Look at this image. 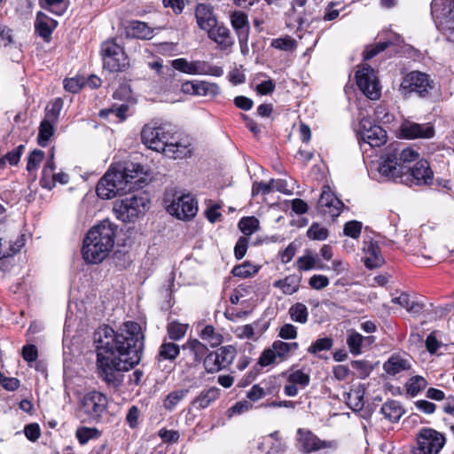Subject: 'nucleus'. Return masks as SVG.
I'll return each instance as SVG.
<instances>
[{
	"mask_svg": "<svg viewBox=\"0 0 454 454\" xmlns=\"http://www.w3.org/2000/svg\"><path fill=\"white\" fill-rule=\"evenodd\" d=\"M97 353V373L108 387L117 389L123 382L122 372L134 368L141 360L144 334L139 324L125 322L117 332L108 325L93 334Z\"/></svg>",
	"mask_w": 454,
	"mask_h": 454,
	"instance_id": "1",
	"label": "nucleus"
},
{
	"mask_svg": "<svg viewBox=\"0 0 454 454\" xmlns=\"http://www.w3.org/2000/svg\"><path fill=\"white\" fill-rule=\"evenodd\" d=\"M410 147L390 145L381 157L379 172L385 177L408 186L425 185L432 182L433 171L426 160Z\"/></svg>",
	"mask_w": 454,
	"mask_h": 454,
	"instance_id": "2",
	"label": "nucleus"
},
{
	"mask_svg": "<svg viewBox=\"0 0 454 454\" xmlns=\"http://www.w3.org/2000/svg\"><path fill=\"white\" fill-rule=\"evenodd\" d=\"M117 226L109 220H104L93 226L86 234L82 254L88 263H98L107 257L113 249Z\"/></svg>",
	"mask_w": 454,
	"mask_h": 454,
	"instance_id": "3",
	"label": "nucleus"
},
{
	"mask_svg": "<svg viewBox=\"0 0 454 454\" xmlns=\"http://www.w3.org/2000/svg\"><path fill=\"white\" fill-rule=\"evenodd\" d=\"M129 168L123 170L109 169L98 183L96 192L99 198L109 200L129 192L132 185L133 175Z\"/></svg>",
	"mask_w": 454,
	"mask_h": 454,
	"instance_id": "4",
	"label": "nucleus"
},
{
	"mask_svg": "<svg viewBox=\"0 0 454 454\" xmlns=\"http://www.w3.org/2000/svg\"><path fill=\"white\" fill-rule=\"evenodd\" d=\"M108 404L107 397L99 391H90L79 400L76 417L82 423L98 422Z\"/></svg>",
	"mask_w": 454,
	"mask_h": 454,
	"instance_id": "5",
	"label": "nucleus"
},
{
	"mask_svg": "<svg viewBox=\"0 0 454 454\" xmlns=\"http://www.w3.org/2000/svg\"><path fill=\"white\" fill-rule=\"evenodd\" d=\"M431 15L437 28L449 41L454 42V1L433 0Z\"/></svg>",
	"mask_w": 454,
	"mask_h": 454,
	"instance_id": "6",
	"label": "nucleus"
},
{
	"mask_svg": "<svg viewBox=\"0 0 454 454\" xmlns=\"http://www.w3.org/2000/svg\"><path fill=\"white\" fill-rule=\"evenodd\" d=\"M147 203L148 200L145 197L131 195L116 200L113 210L117 219L123 223H130L145 214Z\"/></svg>",
	"mask_w": 454,
	"mask_h": 454,
	"instance_id": "7",
	"label": "nucleus"
},
{
	"mask_svg": "<svg viewBox=\"0 0 454 454\" xmlns=\"http://www.w3.org/2000/svg\"><path fill=\"white\" fill-rule=\"evenodd\" d=\"M173 133L170 124H146L141 131V140L149 149L163 153Z\"/></svg>",
	"mask_w": 454,
	"mask_h": 454,
	"instance_id": "8",
	"label": "nucleus"
},
{
	"mask_svg": "<svg viewBox=\"0 0 454 454\" xmlns=\"http://www.w3.org/2000/svg\"><path fill=\"white\" fill-rule=\"evenodd\" d=\"M433 88L434 81L427 74L412 71L403 77L399 90L404 97L415 93L420 98H426Z\"/></svg>",
	"mask_w": 454,
	"mask_h": 454,
	"instance_id": "9",
	"label": "nucleus"
},
{
	"mask_svg": "<svg viewBox=\"0 0 454 454\" xmlns=\"http://www.w3.org/2000/svg\"><path fill=\"white\" fill-rule=\"evenodd\" d=\"M101 54L104 68L110 72H121L129 66L123 48L114 40H107L101 44Z\"/></svg>",
	"mask_w": 454,
	"mask_h": 454,
	"instance_id": "10",
	"label": "nucleus"
},
{
	"mask_svg": "<svg viewBox=\"0 0 454 454\" xmlns=\"http://www.w3.org/2000/svg\"><path fill=\"white\" fill-rule=\"evenodd\" d=\"M442 434L433 428H423L417 435V448L413 454H438L445 445Z\"/></svg>",
	"mask_w": 454,
	"mask_h": 454,
	"instance_id": "11",
	"label": "nucleus"
},
{
	"mask_svg": "<svg viewBox=\"0 0 454 454\" xmlns=\"http://www.w3.org/2000/svg\"><path fill=\"white\" fill-rule=\"evenodd\" d=\"M356 84L359 90L370 99L376 100L380 97V85L376 72L368 65H363L356 73Z\"/></svg>",
	"mask_w": 454,
	"mask_h": 454,
	"instance_id": "12",
	"label": "nucleus"
},
{
	"mask_svg": "<svg viewBox=\"0 0 454 454\" xmlns=\"http://www.w3.org/2000/svg\"><path fill=\"white\" fill-rule=\"evenodd\" d=\"M166 209L177 219L189 221L197 215L198 205L193 197L183 194L175 197L169 204H167Z\"/></svg>",
	"mask_w": 454,
	"mask_h": 454,
	"instance_id": "13",
	"label": "nucleus"
},
{
	"mask_svg": "<svg viewBox=\"0 0 454 454\" xmlns=\"http://www.w3.org/2000/svg\"><path fill=\"white\" fill-rule=\"evenodd\" d=\"M171 66L177 71L188 74H211L220 76L223 74V68L212 66L206 61H188L186 59H176L172 60Z\"/></svg>",
	"mask_w": 454,
	"mask_h": 454,
	"instance_id": "14",
	"label": "nucleus"
},
{
	"mask_svg": "<svg viewBox=\"0 0 454 454\" xmlns=\"http://www.w3.org/2000/svg\"><path fill=\"white\" fill-rule=\"evenodd\" d=\"M236 356V349L233 346L228 345L210 352L204 359V368L213 373L231 364Z\"/></svg>",
	"mask_w": 454,
	"mask_h": 454,
	"instance_id": "15",
	"label": "nucleus"
},
{
	"mask_svg": "<svg viewBox=\"0 0 454 454\" xmlns=\"http://www.w3.org/2000/svg\"><path fill=\"white\" fill-rule=\"evenodd\" d=\"M297 441L301 450L307 454L325 449H336L338 447L336 441L321 440L310 430L304 428L297 430Z\"/></svg>",
	"mask_w": 454,
	"mask_h": 454,
	"instance_id": "16",
	"label": "nucleus"
},
{
	"mask_svg": "<svg viewBox=\"0 0 454 454\" xmlns=\"http://www.w3.org/2000/svg\"><path fill=\"white\" fill-rule=\"evenodd\" d=\"M344 207L343 202L332 192L329 186H325L317 202V211L324 217L334 220Z\"/></svg>",
	"mask_w": 454,
	"mask_h": 454,
	"instance_id": "17",
	"label": "nucleus"
},
{
	"mask_svg": "<svg viewBox=\"0 0 454 454\" xmlns=\"http://www.w3.org/2000/svg\"><path fill=\"white\" fill-rule=\"evenodd\" d=\"M434 128L431 123H417L403 120L399 126L400 137L406 139H429L434 136Z\"/></svg>",
	"mask_w": 454,
	"mask_h": 454,
	"instance_id": "18",
	"label": "nucleus"
},
{
	"mask_svg": "<svg viewBox=\"0 0 454 454\" xmlns=\"http://www.w3.org/2000/svg\"><path fill=\"white\" fill-rule=\"evenodd\" d=\"M359 133L362 140L372 147H379L387 141V132L366 118L362 119L359 122Z\"/></svg>",
	"mask_w": 454,
	"mask_h": 454,
	"instance_id": "19",
	"label": "nucleus"
},
{
	"mask_svg": "<svg viewBox=\"0 0 454 454\" xmlns=\"http://www.w3.org/2000/svg\"><path fill=\"white\" fill-rule=\"evenodd\" d=\"M15 233L12 228H0V259L16 254L25 245L23 236L17 235L16 239H12Z\"/></svg>",
	"mask_w": 454,
	"mask_h": 454,
	"instance_id": "20",
	"label": "nucleus"
},
{
	"mask_svg": "<svg viewBox=\"0 0 454 454\" xmlns=\"http://www.w3.org/2000/svg\"><path fill=\"white\" fill-rule=\"evenodd\" d=\"M207 37L216 43L221 51H229L234 45L231 30L223 23L217 22L207 31Z\"/></svg>",
	"mask_w": 454,
	"mask_h": 454,
	"instance_id": "21",
	"label": "nucleus"
},
{
	"mask_svg": "<svg viewBox=\"0 0 454 454\" xmlns=\"http://www.w3.org/2000/svg\"><path fill=\"white\" fill-rule=\"evenodd\" d=\"M184 355L188 357L190 365L200 364L207 355V347L197 339H190L182 346Z\"/></svg>",
	"mask_w": 454,
	"mask_h": 454,
	"instance_id": "22",
	"label": "nucleus"
},
{
	"mask_svg": "<svg viewBox=\"0 0 454 454\" xmlns=\"http://www.w3.org/2000/svg\"><path fill=\"white\" fill-rule=\"evenodd\" d=\"M364 263L369 270L380 268L384 263L380 246L372 239L364 241Z\"/></svg>",
	"mask_w": 454,
	"mask_h": 454,
	"instance_id": "23",
	"label": "nucleus"
},
{
	"mask_svg": "<svg viewBox=\"0 0 454 454\" xmlns=\"http://www.w3.org/2000/svg\"><path fill=\"white\" fill-rule=\"evenodd\" d=\"M126 31L129 36L141 40H150L154 35V30L147 23L139 20L129 22Z\"/></svg>",
	"mask_w": 454,
	"mask_h": 454,
	"instance_id": "24",
	"label": "nucleus"
},
{
	"mask_svg": "<svg viewBox=\"0 0 454 454\" xmlns=\"http://www.w3.org/2000/svg\"><path fill=\"white\" fill-rule=\"evenodd\" d=\"M195 16L198 26L206 32L218 22L213 14L212 9L207 4H198Z\"/></svg>",
	"mask_w": 454,
	"mask_h": 454,
	"instance_id": "25",
	"label": "nucleus"
},
{
	"mask_svg": "<svg viewBox=\"0 0 454 454\" xmlns=\"http://www.w3.org/2000/svg\"><path fill=\"white\" fill-rule=\"evenodd\" d=\"M58 22L51 18L48 17L42 12L36 15L35 28L38 35L45 41L51 38L53 29L57 27Z\"/></svg>",
	"mask_w": 454,
	"mask_h": 454,
	"instance_id": "26",
	"label": "nucleus"
},
{
	"mask_svg": "<svg viewBox=\"0 0 454 454\" xmlns=\"http://www.w3.org/2000/svg\"><path fill=\"white\" fill-rule=\"evenodd\" d=\"M176 132L173 133V138H170L163 152L164 155L172 159H182L185 157L190 150L186 145L179 143L176 137Z\"/></svg>",
	"mask_w": 454,
	"mask_h": 454,
	"instance_id": "27",
	"label": "nucleus"
},
{
	"mask_svg": "<svg viewBox=\"0 0 454 454\" xmlns=\"http://www.w3.org/2000/svg\"><path fill=\"white\" fill-rule=\"evenodd\" d=\"M231 23L237 36L249 35L250 27L247 15L242 12H234L231 14Z\"/></svg>",
	"mask_w": 454,
	"mask_h": 454,
	"instance_id": "28",
	"label": "nucleus"
},
{
	"mask_svg": "<svg viewBox=\"0 0 454 454\" xmlns=\"http://www.w3.org/2000/svg\"><path fill=\"white\" fill-rule=\"evenodd\" d=\"M219 388L216 387H209L201 391L200 395L192 401V405L197 409H205L208 407L219 396Z\"/></svg>",
	"mask_w": 454,
	"mask_h": 454,
	"instance_id": "29",
	"label": "nucleus"
},
{
	"mask_svg": "<svg viewBox=\"0 0 454 454\" xmlns=\"http://www.w3.org/2000/svg\"><path fill=\"white\" fill-rule=\"evenodd\" d=\"M384 418L390 422H397L403 416L404 411L397 401L391 400L386 402L380 409Z\"/></svg>",
	"mask_w": 454,
	"mask_h": 454,
	"instance_id": "30",
	"label": "nucleus"
},
{
	"mask_svg": "<svg viewBox=\"0 0 454 454\" xmlns=\"http://www.w3.org/2000/svg\"><path fill=\"white\" fill-rule=\"evenodd\" d=\"M300 283V277L289 275L283 279L275 281L273 286L281 289L283 294L291 295L299 290Z\"/></svg>",
	"mask_w": 454,
	"mask_h": 454,
	"instance_id": "31",
	"label": "nucleus"
},
{
	"mask_svg": "<svg viewBox=\"0 0 454 454\" xmlns=\"http://www.w3.org/2000/svg\"><path fill=\"white\" fill-rule=\"evenodd\" d=\"M410 366L408 360L397 356H393L384 363L383 369L387 374L394 376L403 371L408 370Z\"/></svg>",
	"mask_w": 454,
	"mask_h": 454,
	"instance_id": "32",
	"label": "nucleus"
},
{
	"mask_svg": "<svg viewBox=\"0 0 454 454\" xmlns=\"http://www.w3.org/2000/svg\"><path fill=\"white\" fill-rule=\"evenodd\" d=\"M201 340L207 342L212 348L222 344L223 340V335L217 332L213 325H206L199 333Z\"/></svg>",
	"mask_w": 454,
	"mask_h": 454,
	"instance_id": "33",
	"label": "nucleus"
},
{
	"mask_svg": "<svg viewBox=\"0 0 454 454\" xmlns=\"http://www.w3.org/2000/svg\"><path fill=\"white\" fill-rule=\"evenodd\" d=\"M56 122L43 119L39 127L37 142L39 145L45 147L48 145L50 139L54 135V124Z\"/></svg>",
	"mask_w": 454,
	"mask_h": 454,
	"instance_id": "34",
	"label": "nucleus"
},
{
	"mask_svg": "<svg viewBox=\"0 0 454 454\" xmlns=\"http://www.w3.org/2000/svg\"><path fill=\"white\" fill-rule=\"evenodd\" d=\"M347 345L352 355H360L364 347V336L354 330L348 331Z\"/></svg>",
	"mask_w": 454,
	"mask_h": 454,
	"instance_id": "35",
	"label": "nucleus"
},
{
	"mask_svg": "<svg viewBox=\"0 0 454 454\" xmlns=\"http://www.w3.org/2000/svg\"><path fill=\"white\" fill-rule=\"evenodd\" d=\"M288 314L292 321L299 324H306L309 319V311L305 304L296 302L288 309Z\"/></svg>",
	"mask_w": 454,
	"mask_h": 454,
	"instance_id": "36",
	"label": "nucleus"
},
{
	"mask_svg": "<svg viewBox=\"0 0 454 454\" xmlns=\"http://www.w3.org/2000/svg\"><path fill=\"white\" fill-rule=\"evenodd\" d=\"M273 348V353L276 354L277 357L284 360L287 357L290 352H294L298 349L299 344L297 342H285L282 340H275L271 346Z\"/></svg>",
	"mask_w": 454,
	"mask_h": 454,
	"instance_id": "37",
	"label": "nucleus"
},
{
	"mask_svg": "<svg viewBox=\"0 0 454 454\" xmlns=\"http://www.w3.org/2000/svg\"><path fill=\"white\" fill-rule=\"evenodd\" d=\"M180 353V347L173 342H163L159 350L158 358L161 360L173 361Z\"/></svg>",
	"mask_w": 454,
	"mask_h": 454,
	"instance_id": "38",
	"label": "nucleus"
},
{
	"mask_svg": "<svg viewBox=\"0 0 454 454\" xmlns=\"http://www.w3.org/2000/svg\"><path fill=\"white\" fill-rule=\"evenodd\" d=\"M40 5L58 16L63 15L67 9V0H40Z\"/></svg>",
	"mask_w": 454,
	"mask_h": 454,
	"instance_id": "39",
	"label": "nucleus"
},
{
	"mask_svg": "<svg viewBox=\"0 0 454 454\" xmlns=\"http://www.w3.org/2000/svg\"><path fill=\"white\" fill-rule=\"evenodd\" d=\"M101 432L96 427H81L75 431V436L80 444L84 445L91 439H98Z\"/></svg>",
	"mask_w": 454,
	"mask_h": 454,
	"instance_id": "40",
	"label": "nucleus"
},
{
	"mask_svg": "<svg viewBox=\"0 0 454 454\" xmlns=\"http://www.w3.org/2000/svg\"><path fill=\"white\" fill-rule=\"evenodd\" d=\"M188 389H178L170 392L163 402V406L168 411H172L187 395Z\"/></svg>",
	"mask_w": 454,
	"mask_h": 454,
	"instance_id": "41",
	"label": "nucleus"
},
{
	"mask_svg": "<svg viewBox=\"0 0 454 454\" xmlns=\"http://www.w3.org/2000/svg\"><path fill=\"white\" fill-rule=\"evenodd\" d=\"M63 105L64 102L60 98H57L54 100H52L46 106L44 119L53 122H57Z\"/></svg>",
	"mask_w": 454,
	"mask_h": 454,
	"instance_id": "42",
	"label": "nucleus"
},
{
	"mask_svg": "<svg viewBox=\"0 0 454 454\" xmlns=\"http://www.w3.org/2000/svg\"><path fill=\"white\" fill-rule=\"evenodd\" d=\"M239 228L247 238L259 228V220L254 216H247L240 219Z\"/></svg>",
	"mask_w": 454,
	"mask_h": 454,
	"instance_id": "43",
	"label": "nucleus"
},
{
	"mask_svg": "<svg viewBox=\"0 0 454 454\" xmlns=\"http://www.w3.org/2000/svg\"><path fill=\"white\" fill-rule=\"evenodd\" d=\"M427 385V380L421 376L411 377L406 383L407 394L411 396L417 395L421 390L426 388Z\"/></svg>",
	"mask_w": 454,
	"mask_h": 454,
	"instance_id": "44",
	"label": "nucleus"
},
{
	"mask_svg": "<svg viewBox=\"0 0 454 454\" xmlns=\"http://www.w3.org/2000/svg\"><path fill=\"white\" fill-rule=\"evenodd\" d=\"M328 235V230L317 223H313L307 231V237L312 240H325Z\"/></svg>",
	"mask_w": 454,
	"mask_h": 454,
	"instance_id": "45",
	"label": "nucleus"
},
{
	"mask_svg": "<svg viewBox=\"0 0 454 454\" xmlns=\"http://www.w3.org/2000/svg\"><path fill=\"white\" fill-rule=\"evenodd\" d=\"M270 45L271 47L280 51H290L295 49L296 41L290 35H286L284 37L273 39Z\"/></svg>",
	"mask_w": 454,
	"mask_h": 454,
	"instance_id": "46",
	"label": "nucleus"
},
{
	"mask_svg": "<svg viewBox=\"0 0 454 454\" xmlns=\"http://www.w3.org/2000/svg\"><path fill=\"white\" fill-rule=\"evenodd\" d=\"M333 345V340L332 338L325 337L317 339L308 348V352L313 355H317L321 351L330 350Z\"/></svg>",
	"mask_w": 454,
	"mask_h": 454,
	"instance_id": "47",
	"label": "nucleus"
},
{
	"mask_svg": "<svg viewBox=\"0 0 454 454\" xmlns=\"http://www.w3.org/2000/svg\"><path fill=\"white\" fill-rule=\"evenodd\" d=\"M258 271V267L251 264L249 262H245L244 263L235 266L231 273L235 277H240V278H249Z\"/></svg>",
	"mask_w": 454,
	"mask_h": 454,
	"instance_id": "48",
	"label": "nucleus"
},
{
	"mask_svg": "<svg viewBox=\"0 0 454 454\" xmlns=\"http://www.w3.org/2000/svg\"><path fill=\"white\" fill-rule=\"evenodd\" d=\"M197 95L214 97L219 94L220 89L215 83L200 82L196 83Z\"/></svg>",
	"mask_w": 454,
	"mask_h": 454,
	"instance_id": "49",
	"label": "nucleus"
},
{
	"mask_svg": "<svg viewBox=\"0 0 454 454\" xmlns=\"http://www.w3.org/2000/svg\"><path fill=\"white\" fill-rule=\"evenodd\" d=\"M310 377L309 374L303 372L301 370H296L291 372L287 378L288 383H294V385H299L301 387H305L309 384Z\"/></svg>",
	"mask_w": 454,
	"mask_h": 454,
	"instance_id": "50",
	"label": "nucleus"
},
{
	"mask_svg": "<svg viewBox=\"0 0 454 454\" xmlns=\"http://www.w3.org/2000/svg\"><path fill=\"white\" fill-rule=\"evenodd\" d=\"M187 331V325L173 322L168 325V334L171 340L182 339Z\"/></svg>",
	"mask_w": 454,
	"mask_h": 454,
	"instance_id": "51",
	"label": "nucleus"
},
{
	"mask_svg": "<svg viewBox=\"0 0 454 454\" xmlns=\"http://www.w3.org/2000/svg\"><path fill=\"white\" fill-rule=\"evenodd\" d=\"M44 158V153L42 150H34L28 156L27 170L32 172L37 169Z\"/></svg>",
	"mask_w": 454,
	"mask_h": 454,
	"instance_id": "52",
	"label": "nucleus"
},
{
	"mask_svg": "<svg viewBox=\"0 0 454 454\" xmlns=\"http://www.w3.org/2000/svg\"><path fill=\"white\" fill-rule=\"evenodd\" d=\"M129 106L126 104H122L120 106L114 108H107L103 109L99 112V116L102 118H106L110 114H114L117 118H119L121 121H124L126 118V112L128 111Z\"/></svg>",
	"mask_w": 454,
	"mask_h": 454,
	"instance_id": "53",
	"label": "nucleus"
},
{
	"mask_svg": "<svg viewBox=\"0 0 454 454\" xmlns=\"http://www.w3.org/2000/svg\"><path fill=\"white\" fill-rule=\"evenodd\" d=\"M362 231V223L358 221H349L345 223L343 232L346 236L352 239H357Z\"/></svg>",
	"mask_w": 454,
	"mask_h": 454,
	"instance_id": "54",
	"label": "nucleus"
},
{
	"mask_svg": "<svg viewBox=\"0 0 454 454\" xmlns=\"http://www.w3.org/2000/svg\"><path fill=\"white\" fill-rule=\"evenodd\" d=\"M393 43L390 41H386L382 43H379L375 45H371L366 48L364 53V59H371L380 52L385 51L387 47H389Z\"/></svg>",
	"mask_w": 454,
	"mask_h": 454,
	"instance_id": "55",
	"label": "nucleus"
},
{
	"mask_svg": "<svg viewBox=\"0 0 454 454\" xmlns=\"http://www.w3.org/2000/svg\"><path fill=\"white\" fill-rule=\"evenodd\" d=\"M297 327L292 324L286 323L279 328L278 337L284 340H294L297 338Z\"/></svg>",
	"mask_w": 454,
	"mask_h": 454,
	"instance_id": "56",
	"label": "nucleus"
},
{
	"mask_svg": "<svg viewBox=\"0 0 454 454\" xmlns=\"http://www.w3.org/2000/svg\"><path fill=\"white\" fill-rule=\"evenodd\" d=\"M83 85L84 80L80 77H74L64 80L65 90L72 93L78 92Z\"/></svg>",
	"mask_w": 454,
	"mask_h": 454,
	"instance_id": "57",
	"label": "nucleus"
},
{
	"mask_svg": "<svg viewBox=\"0 0 454 454\" xmlns=\"http://www.w3.org/2000/svg\"><path fill=\"white\" fill-rule=\"evenodd\" d=\"M395 302L400 304L405 308L408 311L417 312L419 309V304L411 301L408 294H403L399 297L395 299Z\"/></svg>",
	"mask_w": 454,
	"mask_h": 454,
	"instance_id": "58",
	"label": "nucleus"
},
{
	"mask_svg": "<svg viewBox=\"0 0 454 454\" xmlns=\"http://www.w3.org/2000/svg\"><path fill=\"white\" fill-rule=\"evenodd\" d=\"M247 246H248V238L240 237L238 239V241L235 245V247H234V254L238 260H241L245 256L247 250Z\"/></svg>",
	"mask_w": 454,
	"mask_h": 454,
	"instance_id": "59",
	"label": "nucleus"
},
{
	"mask_svg": "<svg viewBox=\"0 0 454 454\" xmlns=\"http://www.w3.org/2000/svg\"><path fill=\"white\" fill-rule=\"evenodd\" d=\"M159 436L161 438L162 442L166 443H174L176 442L179 439V433L176 430H168L166 428H161L159 431Z\"/></svg>",
	"mask_w": 454,
	"mask_h": 454,
	"instance_id": "60",
	"label": "nucleus"
},
{
	"mask_svg": "<svg viewBox=\"0 0 454 454\" xmlns=\"http://www.w3.org/2000/svg\"><path fill=\"white\" fill-rule=\"evenodd\" d=\"M309 286L316 290H321L329 285V279L324 275H314L309 278Z\"/></svg>",
	"mask_w": 454,
	"mask_h": 454,
	"instance_id": "61",
	"label": "nucleus"
},
{
	"mask_svg": "<svg viewBox=\"0 0 454 454\" xmlns=\"http://www.w3.org/2000/svg\"><path fill=\"white\" fill-rule=\"evenodd\" d=\"M24 433L26 437L31 442L37 441L41 435L40 427L36 423L27 425L24 428Z\"/></svg>",
	"mask_w": 454,
	"mask_h": 454,
	"instance_id": "62",
	"label": "nucleus"
},
{
	"mask_svg": "<svg viewBox=\"0 0 454 454\" xmlns=\"http://www.w3.org/2000/svg\"><path fill=\"white\" fill-rule=\"evenodd\" d=\"M22 356L28 363L35 362L38 357V351L35 345L28 344L22 348Z\"/></svg>",
	"mask_w": 454,
	"mask_h": 454,
	"instance_id": "63",
	"label": "nucleus"
},
{
	"mask_svg": "<svg viewBox=\"0 0 454 454\" xmlns=\"http://www.w3.org/2000/svg\"><path fill=\"white\" fill-rule=\"evenodd\" d=\"M297 267L301 270H309L316 267V260L311 255H304L297 260Z\"/></svg>",
	"mask_w": 454,
	"mask_h": 454,
	"instance_id": "64",
	"label": "nucleus"
}]
</instances>
